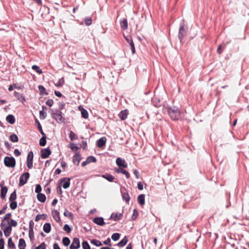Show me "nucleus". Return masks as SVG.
<instances>
[{
    "label": "nucleus",
    "mask_w": 249,
    "mask_h": 249,
    "mask_svg": "<svg viewBox=\"0 0 249 249\" xmlns=\"http://www.w3.org/2000/svg\"><path fill=\"white\" fill-rule=\"evenodd\" d=\"M38 88L41 95L48 94V92L46 91L45 88L42 85H39Z\"/></svg>",
    "instance_id": "nucleus-28"
},
{
    "label": "nucleus",
    "mask_w": 249,
    "mask_h": 249,
    "mask_svg": "<svg viewBox=\"0 0 249 249\" xmlns=\"http://www.w3.org/2000/svg\"><path fill=\"white\" fill-rule=\"evenodd\" d=\"M69 137L71 141H73L78 139V137L72 131H71L70 132Z\"/></svg>",
    "instance_id": "nucleus-44"
},
{
    "label": "nucleus",
    "mask_w": 249,
    "mask_h": 249,
    "mask_svg": "<svg viewBox=\"0 0 249 249\" xmlns=\"http://www.w3.org/2000/svg\"><path fill=\"white\" fill-rule=\"evenodd\" d=\"M46 138L44 137H41L39 140V144L40 146H44L46 144Z\"/></svg>",
    "instance_id": "nucleus-46"
},
{
    "label": "nucleus",
    "mask_w": 249,
    "mask_h": 249,
    "mask_svg": "<svg viewBox=\"0 0 249 249\" xmlns=\"http://www.w3.org/2000/svg\"><path fill=\"white\" fill-rule=\"evenodd\" d=\"M123 216V212L121 213H112L110 216V218H113L114 221H118L122 218Z\"/></svg>",
    "instance_id": "nucleus-16"
},
{
    "label": "nucleus",
    "mask_w": 249,
    "mask_h": 249,
    "mask_svg": "<svg viewBox=\"0 0 249 249\" xmlns=\"http://www.w3.org/2000/svg\"><path fill=\"white\" fill-rule=\"evenodd\" d=\"M30 174L28 172L23 173L19 178V181L18 185L19 186H23L26 183L27 180L29 178Z\"/></svg>",
    "instance_id": "nucleus-4"
},
{
    "label": "nucleus",
    "mask_w": 249,
    "mask_h": 249,
    "mask_svg": "<svg viewBox=\"0 0 249 249\" xmlns=\"http://www.w3.org/2000/svg\"><path fill=\"white\" fill-rule=\"evenodd\" d=\"M107 142V139L105 137H103L100 138L97 142V146L101 148L105 145Z\"/></svg>",
    "instance_id": "nucleus-17"
},
{
    "label": "nucleus",
    "mask_w": 249,
    "mask_h": 249,
    "mask_svg": "<svg viewBox=\"0 0 249 249\" xmlns=\"http://www.w3.org/2000/svg\"><path fill=\"white\" fill-rule=\"evenodd\" d=\"M14 95L19 102L24 103L26 101L25 98L22 94L15 91Z\"/></svg>",
    "instance_id": "nucleus-14"
},
{
    "label": "nucleus",
    "mask_w": 249,
    "mask_h": 249,
    "mask_svg": "<svg viewBox=\"0 0 249 249\" xmlns=\"http://www.w3.org/2000/svg\"><path fill=\"white\" fill-rule=\"evenodd\" d=\"M52 214L56 222L58 223L61 221L59 213L57 210H53L52 212Z\"/></svg>",
    "instance_id": "nucleus-18"
},
{
    "label": "nucleus",
    "mask_w": 249,
    "mask_h": 249,
    "mask_svg": "<svg viewBox=\"0 0 249 249\" xmlns=\"http://www.w3.org/2000/svg\"><path fill=\"white\" fill-rule=\"evenodd\" d=\"M83 249H90V247L87 241H84L82 243Z\"/></svg>",
    "instance_id": "nucleus-45"
},
{
    "label": "nucleus",
    "mask_w": 249,
    "mask_h": 249,
    "mask_svg": "<svg viewBox=\"0 0 249 249\" xmlns=\"http://www.w3.org/2000/svg\"><path fill=\"white\" fill-rule=\"evenodd\" d=\"M17 198L16 190H15L10 195L9 200L10 201H15Z\"/></svg>",
    "instance_id": "nucleus-41"
},
{
    "label": "nucleus",
    "mask_w": 249,
    "mask_h": 249,
    "mask_svg": "<svg viewBox=\"0 0 249 249\" xmlns=\"http://www.w3.org/2000/svg\"><path fill=\"white\" fill-rule=\"evenodd\" d=\"M130 47V49H131V52H132V53L133 54L135 53V46H134V44L133 42V40H130V45H129Z\"/></svg>",
    "instance_id": "nucleus-50"
},
{
    "label": "nucleus",
    "mask_w": 249,
    "mask_h": 249,
    "mask_svg": "<svg viewBox=\"0 0 249 249\" xmlns=\"http://www.w3.org/2000/svg\"><path fill=\"white\" fill-rule=\"evenodd\" d=\"M101 177L106 179H107L108 181L112 182L114 181L115 179V177L111 174L108 173H106L105 174H103L101 175Z\"/></svg>",
    "instance_id": "nucleus-15"
},
{
    "label": "nucleus",
    "mask_w": 249,
    "mask_h": 249,
    "mask_svg": "<svg viewBox=\"0 0 249 249\" xmlns=\"http://www.w3.org/2000/svg\"><path fill=\"white\" fill-rule=\"evenodd\" d=\"M65 106V104L64 103H59V110H62L64 108Z\"/></svg>",
    "instance_id": "nucleus-64"
},
{
    "label": "nucleus",
    "mask_w": 249,
    "mask_h": 249,
    "mask_svg": "<svg viewBox=\"0 0 249 249\" xmlns=\"http://www.w3.org/2000/svg\"><path fill=\"white\" fill-rule=\"evenodd\" d=\"M65 83L64 79L63 77L59 79L58 82L55 84V86L57 87H62Z\"/></svg>",
    "instance_id": "nucleus-39"
},
{
    "label": "nucleus",
    "mask_w": 249,
    "mask_h": 249,
    "mask_svg": "<svg viewBox=\"0 0 249 249\" xmlns=\"http://www.w3.org/2000/svg\"><path fill=\"white\" fill-rule=\"evenodd\" d=\"M39 115L40 119H45L47 117V114L43 110L40 111Z\"/></svg>",
    "instance_id": "nucleus-53"
},
{
    "label": "nucleus",
    "mask_w": 249,
    "mask_h": 249,
    "mask_svg": "<svg viewBox=\"0 0 249 249\" xmlns=\"http://www.w3.org/2000/svg\"><path fill=\"white\" fill-rule=\"evenodd\" d=\"M34 222L33 220H31L29 222V231H32L34 230Z\"/></svg>",
    "instance_id": "nucleus-60"
},
{
    "label": "nucleus",
    "mask_w": 249,
    "mask_h": 249,
    "mask_svg": "<svg viewBox=\"0 0 249 249\" xmlns=\"http://www.w3.org/2000/svg\"><path fill=\"white\" fill-rule=\"evenodd\" d=\"M8 247L10 249H15V243L13 242L12 238H9L8 240Z\"/></svg>",
    "instance_id": "nucleus-36"
},
{
    "label": "nucleus",
    "mask_w": 249,
    "mask_h": 249,
    "mask_svg": "<svg viewBox=\"0 0 249 249\" xmlns=\"http://www.w3.org/2000/svg\"><path fill=\"white\" fill-rule=\"evenodd\" d=\"M186 32L187 31L186 29L185 28L184 25L183 24H181L179 28L178 35V37L180 42H182L183 38L186 36Z\"/></svg>",
    "instance_id": "nucleus-5"
},
{
    "label": "nucleus",
    "mask_w": 249,
    "mask_h": 249,
    "mask_svg": "<svg viewBox=\"0 0 249 249\" xmlns=\"http://www.w3.org/2000/svg\"><path fill=\"white\" fill-rule=\"evenodd\" d=\"M11 216V213H7L5 214L3 218V220H8Z\"/></svg>",
    "instance_id": "nucleus-62"
},
{
    "label": "nucleus",
    "mask_w": 249,
    "mask_h": 249,
    "mask_svg": "<svg viewBox=\"0 0 249 249\" xmlns=\"http://www.w3.org/2000/svg\"><path fill=\"white\" fill-rule=\"evenodd\" d=\"M128 114L127 109L122 110L119 114V117L122 120H124L127 118Z\"/></svg>",
    "instance_id": "nucleus-19"
},
{
    "label": "nucleus",
    "mask_w": 249,
    "mask_h": 249,
    "mask_svg": "<svg viewBox=\"0 0 249 249\" xmlns=\"http://www.w3.org/2000/svg\"><path fill=\"white\" fill-rule=\"evenodd\" d=\"M11 203L10 204V208L14 210H15L17 207V202L15 201H10Z\"/></svg>",
    "instance_id": "nucleus-47"
},
{
    "label": "nucleus",
    "mask_w": 249,
    "mask_h": 249,
    "mask_svg": "<svg viewBox=\"0 0 249 249\" xmlns=\"http://www.w3.org/2000/svg\"><path fill=\"white\" fill-rule=\"evenodd\" d=\"M34 153L32 151H30L27 156V166L29 169L33 168V162Z\"/></svg>",
    "instance_id": "nucleus-6"
},
{
    "label": "nucleus",
    "mask_w": 249,
    "mask_h": 249,
    "mask_svg": "<svg viewBox=\"0 0 249 249\" xmlns=\"http://www.w3.org/2000/svg\"><path fill=\"white\" fill-rule=\"evenodd\" d=\"M4 249V240L2 238L0 239V249Z\"/></svg>",
    "instance_id": "nucleus-58"
},
{
    "label": "nucleus",
    "mask_w": 249,
    "mask_h": 249,
    "mask_svg": "<svg viewBox=\"0 0 249 249\" xmlns=\"http://www.w3.org/2000/svg\"><path fill=\"white\" fill-rule=\"evenodd\" d=\"M36 249H46V245L45 242H42L40 245L36 247Z\"/></svg>",
    "instance_id": "nucleus-57"
},
{
    "label": "nucleus",
    "mask_w": 249,
    "mask_h": 249,
    "mask_svg": "<svg viewBox=\"0 0 249 249\" xmlns=\"http://www.w3.org/2000/svg\"><path fill=\"white\" fill-rule=\"evenodd\" d=\"M63 230L68 233L71 232V229L70 228L69 225L65 224L64 226Z\"/></svg>",
    "instance_id": "nucleus-52"
},
{
    "label": "nucleus",
    "mask_w": 249,
    "mask_h": 249,
    "mask_svg": "<svg viewBox=\"0 0 249 249\" xmlns=\"http://www.w3.org/2000/svg\"><path fill=\"white\" fill-rule=\"evenodd\" d=\"M128 238L125 236L116 245L119 247H124L128 242Z\"/></svg>",
    "instance_id": "nucleus-20"
},
{
    "label": "nucleus",
    "mask_w": 249,
    "mask_h": 249,
    "mask_svg": "<svg viewBox=\"0 0 249 249\" xmlns=\"http://www.w3.org/2000/svg\"><path fill=\"white\" fill-rule=\"evenodd\" d=\"M35 124L36 125L37 128L38 129L39 132H41L43 131L41 125L38 120L37 119H36L35 120Z\"/></svg>",
    "instance_id": "nucleus-54"
},
{
    "label": "nucleus",
    "mask_w": 249,
    "mask_h": 249,
    "mask_svg": "<svg viewBox=\"0 0 249 249\" xmlns=\"http://www.w3.org/2000/svg\"><path fill=\"white\" fill-rule=\"evenodd\" d=\"M114 171L116 173H121L125 176L126 178H129L130 177L129 173L125 170L122 168H115Z\"/></svg>",
    "instance_id": "nucleus-13"
},
{
    "label": "nucleus",
    "mask_w": 249,
    "mask_h": 249,
    "mask_svg": "<svg viewBox=\"0 0 249 249\" xmlns=\"http://www.w3.org/2000/svg\"><path fill=\"white\" fill-rule=\"evenodd\" d=\"M86 160L88 162L89 164L91 162H96V159L95 157L92 156H89L87 158Z\"/></svg>",
    "instance_id": "nucleus-40"
},
{
    "label": "nucleus",
    "mask_w": 249,
    "mask_h": 249,
    "mask_svg": "<svg viewBox=\"0 0 249 249\" xmlns=\"http://www.w3.org/2000/svg\"><path fill=\"white\" fill-rule=\"evenodd\" d=\"M26 246V243H25L24 239L23 238H20L19 240V242H18V245L19 249H22V248L25 249Z\"/></svg>",
    "instance_id": "nucleus-29"
},
{
    "label": "nucleus",
    "mask_w": 249,
    "mask_h": 249,
    "mask_svg": "<svg viewBox=\"0 0 249 249\" xmlns=\"http://www.w3.org/2000/svg\"><path fill=\"white\" fill-rule=\"evenodd\" d=\"M10 140L13 142H17L18 141V137L16 134H12L10 136Z\"/></svg>",
    "instance_id": "nucleus-32"
},
{
    "label": "nucleus",
    "mask_w": 249,
    "mask_h": 249,
    "mask_svg": "<svg viewBox=\"0 0 249 249\" xmlns=\"http://www.w3.org/2000/svg\"><path fill=\"white\" fill-rule=\"evenodd\" d=\"M8 191V188L7 187H2L0 192V197L3 199L5 198L6 194Z\"/></svg>",
    "instance_id": "nucleus-26"
},
{
    "label": "nucleus",
    "mask_w": 249,
    "mask_h": 249,
    "mask_svg": "<svg viewBox=\"0 0 249 249\" xmlns=\"http://www.w3.org/2000/svg\"><path fill=\"white\" fill-rule=\"evenodd\" d=\"M90 243L96 247H100L102 245V243L101 241L95 239H92L90 241Z\"/></svg>",
    "instance_id": "nucleus-34"
},
{
    "label": "nucleus",
    "mask_w": 249,
    "mask_h": 249,
    "mask_svg": "<svg viewBox=\"0 0 249 249\" xmlns=\"http://www.w3.org/2000/svg\"><path fill=\"white\" fill-rule=\"evenodd\" d=\"M138 202L141 205H143L145 204V195L141 194L138 196Z\"/></svg>",
    "instance_id": "nucleus-23"
},
{
    "label": "nucleus",
    "mask_w": 249,
    "mask_h": 249,
    "mask_svg": "<svg viewBox=\"0 0 249 249\" xmlns=\"http://www.w3.org/2000/svg\"><path fill=\"white\" fill-rule=\"evenodd\" d=\"M32 69L39 74H41L42 73V70L40 69V68L37 65H33L32 67Z\"/></svg>",
    "instance_id": "nucleus-38"
},
{
    "label": "nucleus",
    "mask_w": 249,
    "mask_h": 249,
    "mask_svg": "<svg viewBox=\"0 0 249 249\" xmlns=\"http://www.w3.org/2000/svg\"><path fill=\"white\" fill-rule=\"evenodd\" d=\"M6 120L11 124H14L16 121L15 116L12 114H9L7 115L6 118Z\"/></svg>",
    "instance_id": "nucleus-21"
},
{
    "label": "nucleus",
    "mask_w": 249,
    "mask_h": 249,
    "mask_svg": "<svg viewBox=\"0 0 249 249\" xmlns=\"http://www.w3.org/2000/svg\"><path fill=\"white\" fill-rule=\"evenodd\" d=\"M36 197L37 200L40 202L43 203L46 201V197L44 194L40 193L37 194Z\"/></svg>",
    "instance_id": "nucleus-27"
},
{
    "label": "nucleus",
    "mask_w": 249,
    "mask_h": 249,
    "mask_svg": "<svg viewBox=\"0 0 249 249\" xmlns=\"http://www.w3.org/2000/svg\"><path fill=\"white\" fill-rule=\"evenodd\" d=\"M71 241L70 239L67 237H65L63 238L62 243L64 246H68L70 244Z\"/></svg>",
    "instance_id": "nucleus-37"
},
{
    "label": "nucleus",
    "mask_w": 249,
    "mask_h": 249,
    "mask_svg": "<svg viewBox=\"0 0 249 249\" xmlns=\"http://www.w3.org/2000/svg\"><path fill=\"white\" fill-rule=\"evenodd\" d=\"M64 215L66 217L69 218L71 219H72L73 218V214L71 212L66 210L63 213Z\"/></svg>",
    "instance_id": "nucleus-33"
},
{
    "label": "nucleus",
    "mask_w": 249,
    "mask_h": 249,
    "mask_svg": "<svg viewBox=\"0 0 249 249\" xmlns=\"http://www.w3.org/2000/svg\"><path fill=\"white\" fill-rule=\"evenodd\" d=\"M47 217V215L46 214H37L35 218V221H38L40 219L43 218V219H46Z\"/></svg>",
    "instance_id": "nucleus-35"
},
{
    "label": "nucleus",
    "mask_w": 249,
    "mask_h": 249,
    "mask_svg": "<svg viewBox=\"0 0 249 249\" xmlns=\"http://www.w3.org/2000/svg\"><path fill=\"white\" fill-rule=\"evenodd\" d=\"M3 162L5 166L7 167L14 168L16 166V160L13 157H5Z\"/></svg>",
    "instance_id": "nucleus-3"
},
{
    "label": "nucleus",
    "mask_w": 249,
    "mask_h": 249,
    "mask_svg": "<svg viewBox=\"0 0 249 249\" xmlns=\"http://www.w3.org/2000/svg\"><path fill=\"white\" fill-rule=\"evenodd\" d=\"M120 237V234L119 233H114L111 235V239L114 241L118 240Z\"/></svg>",
    "instance_id": "nucleus-42"
},
{
    "label": "nucleus",
    "mask_w": 249,
    "mask_h": 249,
    "mask_svg": "<svg viewBox=\"0 0 249 249\" xmlns=\"http://www.w3.org/2000/svg\"><path fill=\"white\" fill-rule=\"evenodd\" d=\"M168 114L173 121L178 120L180 116V111L177 107H170L165 108Z\"/></svg>",
    "instance_id": "nucleus-1"
},
{
    "label": "nucleus",
    "mask_w": 249,
    "mask_h": 249,
    "mask_svg": "<svg viewBox=\"0 0 249 249\" xmlns=\"http://www.w3.org/2000/svg\"><path fill=\"white\" fill-rule=\"evenodd\" d=\"M111 240H110V239L109 238H108L106 240L104 241L103 242V244L104 245H109V246H111Z\"/></svg>",
    "instance_id": "nucleus-63"
},
{
    "label": "nucleus",
    "mask_w": 249,
    "mask_h": 249,
    "mask_svg": "<svg viewBox=\"0 0 249 249\" xmlns=\"http://www.w3.org/2000/svg\"><path fill=\"white\" fill-rule=\"evenodd\" d=\"M10 223H11V224L10 225H9L8 226H11V227H15L17 226V222L16 220H14V219H11L10 220Z\"/></svg>",
    "instance_id": "nucleus-61"
},
{
    "label": "nucleus",
    "mask_w": 249,
    "mask_h": 249,
    "mask_svg": "<svg viewBox=\"0 0 249 249\" xmlns=\"http://www.w3.org/2000/svg\"><path fill=\"white\" fill-rule=\"evenodd\" d=\"M53 101L52 99H49L46 102V104L49 106L50 107H51L53 106Z\"/></svg>",
    "instance_id": "nucleus-59"
},
{
    "label": "nucleus",
    "mask_w": 249,
    "mask_h": 249,
    "mask_svg": "<svg viewBox=\"0 0 249 249\" xmlns=\"http://www.w3.org/2000/svg\"><path fill=\"white\" fill-rule=\"evenodd\" d=\"M84 21L87 26H89L92 24V19L90 17H86L85 18Z\"/></svg>",
    "instance_id": "nucleus-43"
},
{
    "label": "nucleus",
    "mask_w": 249,
    "mask_h": 249,
    "mask_svg": "<svg viewBox=\"0 0 249 249\" xmlns=\"http://www.w3.org/2000/svg\"><path fill=\"white\" fill-rule=\"evenodd\" d=\"M120 26L123 30H126L128 28L127 20L125 18L124 19L120 22Z\"/></svg>",
    "instance_id": "nucleus-24"
},
{
    "label": "nucleus",
    "mask_w": 249,
    "mask_h": 249,
    "mask_svg": "<svg viewBox=\"0 0 249 249\" xmlns=\"http://www.w3.org/2000/svg\"><path fill=\"white\" fill-rule=\"evenodd\" d=\"M29 236L31 241L33 242L35 239L34 230L29 231Z\"/></svg>",
    "instance_id": "nucleus-49"
},
{
    "label": "nucleus",
    "mask_w": 249,
    "mask_h": 249,
    "mask_svg": "<svg viewBox=\"0 0 249 249\" xmlns=\"http://www.w3.org/2000/svg\"><path fill=\"white\" fill-rule=\"evenodd\" d=\"M122 198L123 199L128 203L130 201V196L128 193H122Z\"/></svg>",
    "instance_id": "nucleus-30"
},
{
    "label": "nucleus",
    "mask_w": 249,
    "mask_h": 249,
    "mask_svg": "<svg viewBox=\"0 0 249 249\" xmlns=\"http://www.w3.org/2000/svg\"><path fill=\"white\" fill-rule=\"evenodd\" d=\"M4 235L6 237H8L10 236L11 231H12V228L11 226H8L6 227H5L3 230Z\"/></svg>",
    "instance_id": "nucleus-22"
},
{
    "label": "nucleus",
    "mask_w": 249,
    "mask_h": 249,
    "mask_svg": "<svg viewBox=\"0 0 249 249\" xmlns=\"http://www.w3.org/2000/svg\"><path fill=\"white\" fill-rule=\"evenodd\" d=\"M93 222L99 226H102L105 224L104 218L102 217H96L93 220Z\"/></svg>",
    "instance_id": "nucleus-12"
},
{
    "label": "nucleus",
    "mask_w": 249,
    "mask_h": 249,
    "mask_svg": "<svg viewBox=\"0 0 249 249\" xmlns=\"http://www.w3.org/2000/svg\"><path fill=\"white\" fill-rule=\"evenodd\" d=\"M70 147L72 150L75 151H76L79 148V147L77 146L74 143H71L70 144Z\"/></svg>",
    "instance_id": "nucleus-51"
},
{
    "label": "nucleus",
    "mask_w": 249,
    "mask_h": 249,
    "mask_svg": "<svg viewBox=\"0 0 249 249\" xmlns=\"http://www.w3.org/2000/svg\"><path fill=\"white\" fill-rule=\"evenodd\" d=\"M14 89H21L22 88L21 87H17L16 84L10 85L8 88V90L9 91H12Z\"/></svg>",
    "instance_id": "nucleus-56"
},
{
    "label": "nucleus",
    "mask_w": 249,
    "mask_h": 249,
    "mask_svg": "<svg viewBox=\"0 0 249 249\" xmlns=\"http://www.w3.org/2000/svg\"><path fill=\"white\" fill-rule=\"evenodd\" d=\"M43 231L45 232L48 233L51 231V225L50 223H46L43 226Z\"/></svg>",
    "instance_id": "nucleus-25"
},
{
    "label": "nucleus",
    "mask_w": 249,
    "mask_h": 249,
    "mask_svg": "<svg viewBox=\"0 0 249 249\" xmlns=\"http://www.w3.org/2000/svg\"><path fill=\"white\" fill-rule=\"evenodd\" d=\"M62 112L58 109H56L54 112L51 113L52 117L54 118L57 123H62L65 121V118L62 116Z\"/></svg>",
    "instance_id": "nucleus-2"
},
{
    "label": "nucleus",
    "mask_w": 249,
    "mask_h": 249,
    "mask_svg": "<svg viewBox=\"0 0 249 249\" xmlns=\"http://www.w3.org/2000/svg\"><path fill=\"white\" fill-rule=\"evenodd\" d=\"M52 152L49 148H44L41 150V157L42 159H46L51 154Z\"/></svg>",
    "instance_id": "nucleus-9"
},
{
    "label": "nucleus",
    "mask_w": 249,
    "mask_h": 249,
    "mask_svg": "<svg viewBox=\"0 0 249 249\" xmlns=\"http://www.w3.org/2000/svg\"><path fill=\"white\" fill-rule=\"evenodd\" d=\"M138 216V212L136 209L133 210V214L131 216L132 220H135Z\"/></svg>",
    "instance_id": "nucleus-48"
},
{
    "label": "nucleus",
    "mask_w": 249,
    "mask_h": 249,
    "mask_svg": "<svg viewBox=\"0 0 249 249\" xmlns=\"http://www.w3.org/2000/svg\"><path fill=\"white\" fill-rule=\"evenodd\" d=\"M81 160V157L80 154L79 152L76 153L73 156L72 162L73 163L76 164L77 166H78Z\"/></svg>",
    "instance_id": "nucleus-11"
},
{
    "label": "nucleus",
    "mask_w": 249,
    "mask_h": 249,
    "mask_svg": "<svg viewBox=\"0 0 249 249\" xmlns=\"http://www.w3.org/2000/svg\"><path fill=\"white\" fill-rule=\"evenodd\" d=\"M42 190L41 186L40 184H37L35 189V192L37 194H40Z\"/></svg>",
    "instance_id": "nucleus-55"
},
{
    "label": "nucleus",
    "mask_w": 249,
    "mask_h": 249,
    "mask_svg": "<svg viewBox=\"0 0 249 249\" xmlns=\"http://www.w3.org/2000/svg\"><path fill=\"white\" fill-rule=\"evenodd\" d=\"M80 240L78 238H74L72 244L70 246V249H78L80 248Z\"/></svg>",
    "instance_id": "nucleus-8"
},
{
    "label": "nucleus",
    "mask_w": 249,
    "mask_h": 249,
    "mask_svg": "<svg viewBox=\"0 0 249 249\" xmlns=\"http://www.w3.org/2000/svg\"><path fill=\"white\" fill-rule=\"evenodd\" d=\"M116 163L120 168H126L127 167V164H126L125 160L119 157L116 159Z\"/></svg>",
    "instance_id": "nucleus-10"
},
{
    "label": "nucleus",
    "mask_w": 249,
    "mask_h": 249,
    "mask_svg": "<svg viewBox=\"0 0 249 249\" xmlns=\"http://www.w3.org/2000/svg\"><path fill=\"white\" fill-rule=\"evenodd\" d=\"M71 178H63L59 180V183L64 189H67L70 185Z\"/></svg>",
    "instance_id": "nucleus-7"
},
{
    "label": "nucleus",
    "mask_w": 249,
    "mask_h": 249,
    "mask_svg": "<svg viewBox=\"0 0 249 249\" xmlns=\"http://www.w3.org/2000/svg\"><path fill=\"white\" fill-rule=\"evenodd\" d=\"M81 112L82 117L83 118H84V119L88 118L89 113L86 109H85L84 108H82V109H81Z\"/></svg>",
    "instance_id": "nucleus-31"
}]
</instances>
